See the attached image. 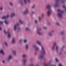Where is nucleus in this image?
Instances as JSON below:
<instances>
[{"label": "nucleus", "mask_w": 66, "mask_h": 66, "mask_svg": "<svg viewBox=\"0 0 66 66\" xmlns=\"http://www.w3.org/2000/svg\"><path fill=\"white\" fill-rule=\"evenodd\" d=\"M36 43L41 47V51L40 52V54L38 56V59L39 60H42L43 59V61H46V59L44 58V56L46 53L45 49L44 47L42 45L40 42L39 41H37Z\"/></svg>", "instance_id": "1"}, {"label": "nucleus", "mask_w": 66, "mask_h": 66, "mask_svg": "<svg viewBox=\"0 0 66 66\" xmlns=\"http://www.w3.org/2000/svg\"><path fill=\"white\" fill-rule=\"evenodd\" d=\"M66 0H56L54 6L55 7H58L59 6V3L60 1L61 3L65 4Z\"/></svg>", "instance_id": "2"}, {"label": "nucleus", "mask_w": 66, "mask_h": 66, "mask_svg": "<svg viewBox=\"0 0 66 66\" xmlns=\"http://www.w3.org/2000/svg\"><path fill=\"white\" fill-rule=\"evenodd\" d=\"M46 8L47 9L48 11L47 12V15L48 16H50L52 13V9H51V6L50 4L47 5L46 6Z\"/></svg>", "instance_id": "3"}, {"label": "nucleus", "mask_w": 66, "mask_h": 66, "mask_svg": "<svg viewBox=\"0 0 66 66\" xmlns=\"http://www.w3.org/2000/svg\"><path fill=\"white\" fill-rule=\"evenodd\" d=\"M52 50H54L55 49L56 52H59V46L56 44V42H54L52 48Z\"/></svg>", "instance_id": "4"}, {"label": "nucleus", "mask_w": 66, "mask_h": 66, "mask_svg": "<svg viewBox=\"0 0 66 66\" xmlns=\"http://www.w3.org/2000/svg\"><path fill=\"white\" fill-rule=\"evenodd\" d=\"M57 15L58 17L59 18H62V13H64V11L61 10L59 9L58 10Z\"/></svg>", "instance_id": "5"}, {"label": "nucleus", "mask_w": 66, "mask_h": 66, "mask_svg": "<svg viewBox=\"0 0 66 66\" xmlns=\"http://www.w3.org/2000/svg\"><path fill=\"white\" fill-rule=\"evenodd\" d=\"M42 30V28H38L37 29V34L40 35H43V33L40 32V31H41Z\"/></svg>", "instance_id": "6"}, {"label": "nucleus", "mask_w": 66, "mask_h": 66, "mask_svg": "<svg viewBox=\"0 0 66 66\" xmlns=\"http://www.w3.org/2000/svg\"><path fill=\"white\" fill-rule=\"evenodd\" d=\"M33 47L35 49L36 51H39V48L37 47L36 44H34L33 45Z\"/></svg>", "instance_id": "7"}, {"label": "nucleus", "mask_w": 66, "mask_h": 66, "mask_svg": "<svg viewBox=\"0 0 66 66\" xmlns=\"http://www.w3.org/2000/svg\"><path fill=\"white\" fill-rule=\"evenodd\" d=\"M4 32L5 34H7V35H8V38H10V37H11V34L10 33V32L9 31L7 32L5 30H4Z\"/></svg>", "instance_id": "8"}, {"label": "nucleus", "mask_w": 66, "mask_h": 66, "mask_svg": "<svg viewBox=\"0 0 66 66\" xmlns=\"http://www.w3.org/2000/svg\"><path fill=\"white\" fill-rule=\"evenodd\" d=\"M23 63L22 64V66H27V64H26V62H27V59H23Z\"/></svg>", "instance_id": "9"}, {"label": "nucleus", "mask_w": 66, "mask_h": 66, "mask_svg": "<svg viewBox=\"0 0 66 66\" xmlns=\"http://www.w3.org/2000/svg\"><path fill=\"white\" fill-rule=\"evenodd\" d=\"M12 59L13 56L12 55H8L7 60L9 61H10Z\"/></svg>", "instance_id": "10"}, {"label": "nucleus", "mask_w": 66, "mask_h": 66, "mask_svg": "<svg viewBox=\"0 0 66 66\" xmlns=\"http://www.w3.org/2000/svg\"><path fill=\"white\" fill-rule=\"evenodd\" d=\"M24 15H27L29 13V9L28 8L26 9L23 12Z\"/></svg>", "instance_id": "11"}, {"label": "nucleus", "mask_w": 66, "mask_h": 66, "mask_svg": "<svg viewBox=\"0 0 66 66\" xmlns=\"http://www.w3.org/2000/svg\"><path fill=\"white\" fill-rule=\"evenodd\" d=\"M20 24L19 23H17V25H15L14 26V30L15 31H16L17 30V26H19Z\"/></svg>", "instance_id": "12"}, {"label": "nucleus", "mask_w": 66, "mask_h": 66, "mask_svg": "<svg viewBox=\"0 0 66 66\" xmlns=\"http://www.w3.org/2000/svg\"><path fill=\"white\" fill-rule=\"evenodd\" d=\"M24 47L26 50H29V44H28L25 45Z\"/></svg>", "instance_id": "13"}, {"label": "nucleus", "mask_w": 66, "mask_h": 66, "mask_svg": "<svg viewBox=\"0 0 66 66\" xmlns=\"http://www.w3.org/2000/svg\"><path fill=\"white\" fill-rule=\"evenodd\" d=\"M11 43L12 44H14L15 43V38H13L12 39Z\"/></svg>", "instance_id": "14"}, {"label": "nucleus", "mask_w": 66, "mask_h": 66, "mask_svg": "<svg viewBox=\"0 0 66 66\" xmlns=\"http://www.w3.org/2000/svg\"><path fill=\"white\" fill-rule=\"evenodd\" d=\"M48 34L49 36H50V37H52V36H53V35L52 34V32L51 31H49L48 33Z\"/></svg>", "instance_id": "15"}, {"label": "nucleus", "mask_w": 66, "mask_h": 66, "mask_svg": "<svg viewBox=\"0 0 66 66\" xmlns=\"http://www.w3.org/2000/svg\"><path fill=\"white\" fill-rule=\"evenodd\" d=\"M22 56L23 59H26L24 58H27V55L26 54H23L22 55Z\"/></svg>", "instance_id": "16"}, {"label": "nucleus", "mask_w": 66, "mask_h": 66, "mask_svg": "<svg viewBox=\"0 0 66 66\" xmlns=\"http://www.w3.org/2000/svg\"><path fill=\"white\" fill-rule=\"evenodd\" d=\"M19 2L21 6H23V5L24 4L23 3V2L22 1V0H19Z\"/></svg>", "instance_id": "17"}, {"label": "nucleus", "mask_w": 66, "mask_h": 66, "mask_svg": "<svg viewBox=\"0 0 66 66\" xmlns=\"http://www.w3.org/2000/svg\"><path fill=\"white\" fill-rule=\"evenodd\" d=\"M12 52L14 55H16L17 54V53H16V50H13L12 51Z\"/></svg>", "instance_id": "18"}, {"label": "nucleus", "mask_w": 66, "mask_h": 66, "mask_svg": "<svg viewBox=\"0 0 66 66\" xmlns=\"http://www.w3.org/2000/svg\"><path fill=\"white\" fill-rule=\"evenodd\" d=\"M15 16V13H13L11 14V17L13 18V17H14Z\"/></svg>", "instance_id": "19"}, {"label": "nucleus", "mask_w": 66, "mask_h": 66, "mask_svg": "<svg viewBox=\"0 0 66 66\" xmlns=\"http://www.w3.org/2000/svg\"><path fill=\"white\" fill-rule=\"evenodd\" d=\"M4 44L6 47L9 46V44H8V43L7 42H6L4 43Z\"/></svg>", "instance_id": "20"}, {"label": "nucleus", "mask_w": 66, "mask_h": 66, "mask_svg": "<svg viewBox=\"0 0 66 66\" xmlns=\"http://www.w3.org/2000/svg\"><path fill=\"white\" fill-rule=\"evenodd\" d=\"M0 53H2L3 55H4V52H3V51L2 49L0 50Z\"/></svg>", "instance_id": "21"}, {"label": "nucleus", "mask_w": 66, "mask_h": 66, "mask_svg": "<svg viewBox=\"0 0 66 66\" xmlns=\"http://www.w3.org/2000/svg\"><path fill=\"white\" fill-rule=\"evenodd\" d=\"M19 22L21 24H23V21L21 20L20 19L19 20Z\"/></svg>", "instance_id": "22"}, {"label": "nucleus", "mask_w": 66, "mask_h": 66, "mask_svg": "<svg viewBox=\"0 0 66 66\" xmlns=\"http://www.w3.org/2000/svg\"><path fill=\"white\" fill-rule=\"evenodd\" d=\"M56 24L58 27H60V26H61V24H60V23L58 22H56Z\"/></svg>", "instance_id": "23"}, {"label": "nucleus", "mask_w": 66, "mask_h": 66, "mask_svg": "<svg viewBox=\"0 0 66 66\" xmlns=\"http://www.w3.org/2000/svg\"><path fill=\"white\" fill-rule=\"evenodd\" d=\"M1 18L2 19H7V17H6V16H4L2 17Z\"/></svg>", "instance_id": "24"}, {"label": "nucleus", "mask_w": 66, "mask_h": 66, "mask_svg": "<svg viewBox=\"0 0 66 66\" xmlns=\"http://www.w3.org/2000/svg\"><path fill=\"white\" fill-rule=\"evenodd\" d=\"M9 5L11 6H14V4H13V3L12 2H10L9 3Z\"/></svg>", "instance_id": "25"}, {"label": "nucleus", "mask_w": 66, "mask_h": 66, "mask_svg": "<svg viewBox=\"0 0 66 66\" xmlns=\"http://www.w3.org/2000/svg\"><path fill=\"white\" fill-rule=\"evenodd\" d=\"M3 23V22L2 21L0 22V25H1V24H2ZM0 30L1 31L2 30V27H1L0 26Z\"/></svg>", "instance_id": "26"}, {"label": "nucleus", "mask_w": 66, "mask_h": 66, "mask_svg": "<svg viewBox=\"0 0 66 66\" xmlns=\"http://www.w3.org/2000/svg\"><path fill=\"white\" fill-rule=\"evenodd\" d=\"M25 31H29V30H30V29L29 27H27L25 29Z\"/></svg>", "instance_id": "27"}, {"label": "nucleus", "mask_w": 66, "mask_h": 66, "mask_svg": "<svg viewBox=\"0 0 66 66\" xmlns=\"http://www.w3.org/2000/svg\"><path fill=\"white\" fill-rule=\"evenodd\" d=\"M39 21V22H41L42 21V18L41 17H38Z\"/></svg>", "instance_id": "28"}, {"label": "nucleus", "mask_w": 66, "mask_h": 66, "mask_svg": "<svg viewBox=\"0 0 66 66\" xmlns=\"http://www.w3.org/2000/svg\"><path fill=\"white\" fill-rule=\"evenodd\" d=\"M28 42V39H25L24 40V43H27Z\"/></svg>", "instance_id": "29"}, {"label": "nucleus", "mask_w": 66, "mask_h": 66, "mask_svg": "<svg viewBox=\"0 0 66 66\" xmlns=\"http://www.w3.org/2000/svg\"><path fill=\"white\" fill-rule=\"evenodd\" d=\"M60 33L61 35H63L64 34V31H62L60 32Z\"/></svg>", "instance_id": "30"}, {"label": "nucleus", "mask_w": 66, "mask_h": 66, "mask_svg": "<svg viewBox=\"0 0 66 66\" xmlns=\"http://www.w3.org/2000/svg\"><path fill=\"white\" fill-rule=\"evenodd\" d=\"M4 22L6 24H9V22H8L6 20L4 21Z\"/></svg>", "instance_id": "31"}, {"label": "nucleus", "mask_w": 66, "mask_h": 66, "mask_svg": "<svg viewBox=\"0 0 66 66\" xmlns=\"http://www.w3.org/2000/svg\"><path fill=\"white\" fill-rule=\"evenodd\" d=\"M29 61L30 62H33V59L32 58H30L29 59Z\"/></svg>", "instance_id": "32"}, {"label": "nucleus", "mask_w": 66, "mask_h": 66, "mask_svg": "<svg viewBox=\"0 0 66 66\" xmlns=\"http://www.w3.org/2000/svg\"><path fill=\"white\" fill-rule=\"evenodd\" d=\"M35 6H36V5H34L32 6V9H34L35 7Z\"/></svg>", "instance_id": "33"}, {"label": "nucleus", "mask_w": 66, "mask_h": 66, "mask_svg": "<svg viewBox=\"0 0 66 66\" xmlns=\"http://www.w3.org/2000/svg\"><path fill=\"white\" fill-rule=\"evenodd\" d=\"M3 7L2 6V7H0V11H2L3 10Z\"/></svg>", "instance_id": "34"}, {"label": "nucleus", "mask_w": 66, "mask_h": 66, "mask_svg": "<svg viewBox=\"0 0 66 66\" xmlns=\"http://www.w3.org/2000/svg\"><path fill=\"white\" fill-rule=\"evenodd\" d=\"M20 30H21V28H18V32H20Z\"/></svg>", "instance_id": "35"}, {"label": "nucleus", "mask_w": 66, "mask_h": 66, "mask_svg": "<svg viewBox=\"0 0 66 66\" xmlns=\"http://www.w3.org/2000/svg\"><path fill=\"white\" fill-rule=\"evenodd\" d=\"M47 25V26H50L51 25V23L49 22H48Z\"/></svg>", "instance_id": "36"}, {"label": "nucleus", "mask_w": 66, "mask_h": 66, "mask_svg": "<svg viewBox=\"0 0 66 66\" xmlns=\"http://www.w3.org/2000/svg\"><path fill=\"white\" fill-rule=\"evenodd\" d=\"M45 15V14L43 13L42 14V18H44V16Z\"/></svg>", "instance_id": "37"}, {"label": "nucleus", "mask_w": 66, "mask_h": 66, "mask_svg": "<svg viewBox=\"0 0 66 66\" xmlns=\"http://www.w3.org/2000/svg\"><path fill=\"white\" fill-rule=\"evenodd\" d=\"M31 13L32 14H36L35 12L34 11H31Z\"/></svg>", "instance_id": "38"}, {"label": "nucleus", "mask_w": 66, "mask_h": 66, "mask_svg": "<svg viewBox=\"0 0 66 66\" xmlns=\"http://www.w3.org/2000/svg\"><path fill=\"white\" fill-rule=\"evenodd\" d=\"M35 22L36 24H37L38 23V21L37 20H35Z\"/></svg>", "instance_id": "39"}, {"label": "nucleus", "mask_w": 66, "mask_h": 66, "mask_svg": "<svg viewBox=\"0 0 66 66\" xmlns=\"http://www.w3.org/2000/svg\"><path fill=\"white\" fill-rule=\"evenodd\" d=\"M55 60L57 62H59V60H58V59H57V58H55Z\"/></svg>", "instance_id": "40"}, {"label": "nucleus", "mask_w": 66, "mask_h": 66, "mask_svg": "<svg viewBox=\"0 0 66 66\" xmlns=\"http://www.w3.org/2000/svg\"><path fill=\"white\" fill-rule=\"evenodd\" d=\"M22 39H21L19 41V42L20 43H22Z\"/></svg>", "instance_id": "41"}, {"label": "nucleus", "mask_w": 66, "mask_h": 66, "mask_svg": "<svg viewBox=\"0 0 66 66\" xmlns=\"http://www.w3.org/2000/svg\"><path fill=\"white\" fill-rule=\"evenodd\" d=\"M24 2L25 4H27V0H24Z\"/></svg>", "instance_id": "42"}, {"label": "nucleus", "mask_w": 66, "mask_h": 66, "mask_svg": "<svg viewBox=\"0 0 66 66\" xmlns=\"http://www.w3.org/2000/svg\"><path fill=\"white\" fill-rule=\"evenodd\" d=\"M48 63L45 64L43 65V66H48Z\"/></svg>", "instance_id": "43"}, {"label": "nucleus", "mask_w": 66, "mask_h": 66, "mask_svg": "<svg viewBox=\"0 0 66 66\" xmlns=\"http://www.w3.org/2000/svg\"><path fill=\"white\" fill-rule=\"evenodd\" d=\"M29 66H34V64L31 63L29 65Z\"/></svg>", "instance_id": "44"}, {"label": "nucleus", "mask_w": 66, "mask_h": 66, "mask_svg": "<svg viewBox=\"0 0 66 66\" xmlns=\"http://www.w3.org/2000/svg\"><path fill=\"white\" fill-rule=\"evenodd\" d=\"M34 55L35 56L37 55V52H35V53H34Z\"/></svg>", "instance_id": "45"}, {"label": "nucleus", "mask_w": 66, "mask_h": 66, "mask_svg": "<svg viewBox=\"0 0 66 66\" xmlns=\"http://www.w3.org/2000/svg\"><path fill=\"white\" fill-rule=\"evenodd\" d=\"M2 62L3 64H5V61H4V60H3L2 61Z\"/></svg>", "instance_id": "46"}, {"label": "nucleus", "mask_w": 66, "mask_h": 66, "mask_svg": "<svg viewBox=\"0 0 66 66\" xmlns=\"http://www.w3.org/2000/svg\"><path fill=\"white\" fill-rule=\"evenodd\" d=\"M63 8H65H65H66V6H65V5H64L63 6Z\"/></svg>", "instance_id": "47"}, {"label": "nucleus", "mask_w": 66, "mask_h": 66, "mask_svg": "<svg viewBox=\"0 0 66 66\" xmlns=\"http://www.w3.org/2000/svg\"><path fill=\"white\" fill-rule=\"evenodd\" d=\"M9 16H10V15H7V16H6L7 18H9Z\"/></svg>", "instance_id": "48"}, {"label": "nucleus", "mask_w": 66, "mask_h": 66, "mask_svg": "<svg viewBox=\"0 0 66 66\" xmlns=\"http://www.w3.org/2000/svg\"><path fill=\"white\" fill-rule=\"evenodd\" d=\"M44 29L45 30H46L47 29V28L46 27H44Z\"/></svg>", "instance_id": "49"}, {"label": "nucleus", "mask_w": 66, "mask_h": 66, "mask_svg": "<svg viewBox=\"0 0 66 66\" xmlns=\"http://www.w3.org/2000/svg\"><path fill=\"white\" fill-rule=\"evenodd\" d=\"M52 63V61H50L49 62V64H50V63Z\"/></svg>", "instance_id": "50"}, {"label": "nucleus", "mask_w": 66, "mask_h": 66, "mask_svg": "<svg viewBox=\"0 0 66 66\" xmlns=\"http://www.w3.org/2000/svg\"><path fill=\"white\" fill-rule=\"evenodd\" d=\"M65 38L64 37H63L62 38V39H63V40H64V39H65Z\"/></svg>", "instance_id": "51"}, {"label": "nucleus", "mask_w": 66, "mask_h": 66, "mask_svg": "<svg viewBox=\"0 0 66 66\" xmlns=\"http://www.w3.org/2000/svg\"><path fill=\"white\" fill-rule=\"evenodd\" d=\"M52 33H54V31L53 30H52Z\"/></svg>", "instance_id": "52"}, {"label": "nucleus", "mask_w": 66, "mask_h": 66, "mask_svg": "<svg viewBox=\"0 0 66 66\" xmlns=\"http://www.w3.org/2000/svg\"><path fill=\"white\" fill-rule=\"evenodd\" d=\"M65 46H63L62 47V48H63V49H64V48H65Z\"/></svg>", "instance_id": "53"}, {"label": "nucleus", "mask_w": 66, "mask_h": 66, "mask_svg": "<svg viewBox=\"0 0 66 66\" xmlns=\"http://www.w3.org/2000/svg\"><path fill=\"white\" fill-rule=\"evenodd\" d=\"M59 54L60 55H61L62 54V53L61 52H60Z\"/></svg>", "instance_id": "54"}, {"label": "nucleus", "mask_w": 66, "mask_h": 66, "mask_svg": "<svg viewBox=\"0 0 66 66\" xmlns=\"http://www.w3.org/2000/svg\"><path fill=\"white\" fill-rule=\"evenodd\" d=\"M60 50H61V51H63V49L62 48H61L60 49Z\"/></svg>", "instance_id": "55"}, {"label": "nucleus", "mask_w": 66, "mask_h": 66, "mask_svg": "<svg viewBox=\"0 0 66 66\" xmlns=\"http://www.w3.org/2000/svg\"><path fill=\"white\" fill-rule=\"evenodd\" d=\"M28 3H30V0H28Z\"/></svg>", "instance_id": "56"}, {"label": "nucleus", "mask_w": 66, "mask_h": 66, "mask_svg": "<svg viewBox=\"0 0 66 66\" xmlns=\"http://www.w3.org/2000/svg\"><path fill=\"white\" fill-rule=\"evenodd\" d=\"M51 66H55V65H53L52 64H51Z\"/></svg>", "instance_id": "57"}, {"label": "nucleus", "mask_w": 66, "mask_h": 66, "mask_svg": "<svg viewBox=\"0 0 66 66\" xmlns=\"http://www.w3.org/2000/svg\"><path fill=\"white\" fill-rule=\"evenodd\" d=\"M0 14H1V13L0 12Z\"/></svg>", "instance_id": "58"}]
</instances>
